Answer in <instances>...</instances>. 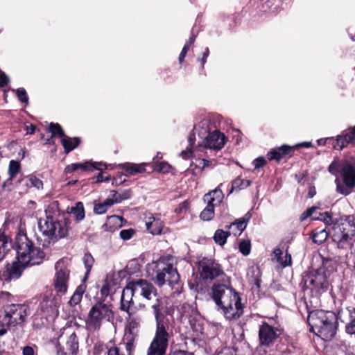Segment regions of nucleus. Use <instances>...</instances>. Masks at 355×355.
Here are the masks:
<instances>
[{
	"instance_id": "nucleus-1",
	"label": "nucleus",
	"mask_w": 355,
	"mask_h": 355,
	"mask_svg": "<svg viewBox=\"0 0 355 355\" xmlns=\"http://www.w3.org/2000/svg\"><path fill=\"white\" fill-rule=\"evenodd\" d=\"M135 294V298L142 297L150 302L156 321V331L147 352V355H164L168 347L169 334L164 320L163 312L166 309V300L158 295L157 289L146 279L129 282Z\"/></svg>"
},
{
	"instance_id": "nucleus-58",
	"label": "nucleus",
	"mask_w": 355,
	"mask_h": 355,
	"mask_svg": "<svg viewBox=\"0 0 355 355\" xmlns=\"http://www.w3.org/2000/svg\"><path fill=\"white\" fill-rule=\"evenodd\" d=\"M9 82L8 76L0 70V88L4 87Z\"/></svg>"
},
{
	"instance_id": "nucleus-18",
	"label": "nucleus",
	"mask_w": 355,
	"mask_h": 355,
	"mask_svg": "<svg viewBox=\"0 0 355 355\" xmlns=\"http://www.w3.org/2000/svg\"><path fill=\"white\" fill-rule=\"evenodd\" d=\"M84 265L85 268V276L83 279V284L77 287L73 295L71 297L69 304L71 306L77 305L83 297V295L85 291L86 285L85 284L89 275V252H85L83 257Z\"/></svg>"
},
{
	"instance_id": "nucleus-61",
	"label": "nucleus",
	"mask_w": 355,
	"mask_h": 355,
	"mask_svg": "<svg viewBox=\"0 0 355 355\" xmlns=\"http://www.w3.org/2000/svg\"><path fill=\"white\" fill-rule=\"evenodd\" d=\"M280 263L283 267H286L291 265V255L288 253H286L284 259H282L279 261Z\"/></svg>"
},
{
	"instance_id": "nucleus-43",
	"label": "nucleus",
	"mask_w": 355,
	"mask_h": 355,
	"mask_svg": "<svg viewBox=\"0 0 355 355\" xmlns=\"http://www.w3.org/2000/svg\"><path fill=\"white\" fill-rule=\"evenodd\" d=\"M247 225V222L244 218L239 219L238 221L235 223H231L230 225H227L226 227L232 228L236 227V232H234L235 235L237 234H241V233L245 229Z\"/></svg>"
},
{
	"instance_id": "nucleus-39",
	"label": "nucleus",
	"mask_w": 355,
	"mask_h": 355,
	"mask_svg": "<svg viewBox=\"0 0 355 355\" xmlns=\"http://www.w3.org/2000/svg\"><path fill=\"white\" fill-rule=\"evenodd\" d=\"M250 185V181L247 180L241 179L240 177H238L236 178L233 182L232 184V189L230 191V193L232 192L234 190H240L247 188Z\"/></svg>"
},
{
	"instance_id": "nucleus-59",
	"label": "nucleus",
	"mask_w": 355,
	"mask_h": 355,
	"mask_svg": "<svg viewBox=\"0 0 355 355\" xmlns=\"http://www.w3.org/2000/svg\"><path fill=\"white\" fill-rule=\"evenodd\" d=\"M266 163V161L264 157H259L255 159L253 162V164L254 166V169H258L261 167H263Z\"/></svg>"
},
{
	"instance_id": "nucleus-5",
	"label": "nucleus",
	"mask_w": 355,
	"mask_h": 355,
	"mask_svg": "<svg viewBox=\"0 0 355 355\" xmlns=\"http://www.w3.org/2000/svg\"><path fill=\"white\" fill-rule=\"evenodd\" d=\"M29 314L30 308L26 304L4 306L3 312L0 313V336L5 335L12 327L22 326Z\"/></svg>"
},
{
	"instance_id": "nucleus-13",
	"label": "nucleus",
	"mask_w": 355,
	"mask_h": 355,
	"mask_svg": "<svg viewBox=\"0 0 355 355\" xmlns=\"http://www.w3.org/2000/svg\"><path fill=\"white\" fill-rule=\"evenodd\" d=\"M26 268L21 260L18 259V254H17L15 259L12 263H7L0 270V281L9 283L12 280H17L21 277Z\"/></svg>"
},
{
	"instance_id": "nucleus-14",
	"label": "nucleus",
	"mask_w": 355,
	"mask_h": 355,
	"mask_svg": "<svg viewBox=\"0 0 355 355\" xmlns=\"http://www.w3.org/2000/svg\"><path fill=\"white\" fill-rule=\"evenodd\" d=\"M281 335V331L277 327H272L264 322L260 325L259 329V345L264 347H270Z\"/></svg>"
},
{
	"instance_id": "nucleus-34",
	"label": "nucleus",
	"mask_w": 355,
	"mask_h": 355,
	"mask_svg": "<svg viewBox=\"0 0 355 355\" xmlns=\"http://www.w3.org/2000/svg\"><path fill=\"white\" fill-rule=\"evenodd\" d=\"M230 232L218 229L215 232V234L214 235V242L216 244L223 246L226 243L227 239L230 236Z\"/></svg>"
},
{
	"instance_id": "nucleus-10",
	"label": "nucleus",
	"mask_w": 355,
	"mask_h": 355,
	"mask_svg": "<svg viewBox=\"0 0 355 355\" xmlns=\"http://www.w3.org/2000/svg\"><path fill=\"white\" fill-rule=\"evenodd\" d=\"M341 177L345 185L341 184L339 179L336 178V191L342 195L347 196L355 187V159H345L342 165Z\"/></svg>"
},
{
	"instance_id": "nucleus-11",
	"label": "nucleus",
	"mask_w": 355,
	"mask_h": 355,
	"mask_svg": "<svg viewBox=\"0 0 355 355\" xmlns=\"http://www.w3.org/2000/svg\"><path fill=\"white\" fill-rule=\"evenodd\" d=\"M304 287L315 295L326 291L329 283L323 268L309 271L303 278Z\"/></svg>"
},
{
	"instance_id": "nucleus-22",
	"label": "nucleus",
	"mask_w": 355,
	"mask_h": 355,
	"mask_svg": "<svg viewBox=\"0 0 355 355\" xmlns=\"http://www.w3.org/2000/svg\"><path fill=\"white\" fill-rule=\"evenodd\" d=\"M223 197L224 195L219 186L215 189L206 193L203 197V200L204 202L207 203V205H212L214 208L222 202Z\"/></svg>"
},
{
	"instance_id": "nucleus-30",
	"label": "nucleus",
	"mask_w": 355,
	"mask_h": 355,
	"mask_svg": "<svg viewBox=\"0 0 355 355\" xmlns=\"http://www.w3.org/2000/svg\"><path fill=\"white\" fill-rule=\"evenodd\" d=\"M208 119H204L193 127V131L196 132L198 137L202 138L206 137L210 130V124Z\"/></svg>"
},
{
	"instance_id": "nucleus-9",
	"label": "nucleus",
	"mask_w": 355,
	"mask_h": 355,
	"mask_svg": "<svg viewBox=\"0 0 355 355\" xmlns=\"http://www.w3.org/2000/svg\"><path fill=\"white\" fill-rule=\"evenodd\" d=\"M147 270L155 272V281L159 286H163L165 283L172 285L177 284L179 281V274L176 268L164 260L159 259L153 261L148 264Z\"/></svg>"
},
{
	"instance_id": "nucleus-7",
	"label": "nucleus",
	"mask_w": 355,
	"mask_h": 355,
	"mask_svg": "<svg viewBox=\"0 0 355 355\" xmlns=\"http://www.w3.org/2000/svg\"><path fill=\"white\" fill-rule=\"evenodd\" d=\"M333 230L334 241L340 248L352 245L355 237V217L349 215L340 218L339 223L334 224Z\"/></svg>"
},
{
	"instance_id": "nucleus-51",
	"label": "nucleus",
	"mask_w": 355,
	"mask_h": 355,
	"mask_svg": "<svg viewBox=\"0 0 355 355\" xmlns=\"http://www.w3.org/2000/svg\"><path fill=\"white\" fill-rule=\"evenodd\" d=\"M110 293V288L109 285L107 282L102 286L101 291H100V295L98 293L96 295V298L100 300V302L104 301V300L108 296Z\"/></svg>"
},
{
	"instance_id": "nucleus-3",
	"label": "nucleus",
	"mask_w": 355,
	"mask_h": 355,
	"mask_svg": "<svg viewBox=\"0 0 355 355\" xmlns=\"http://www.w3.org/2000/svg\"><path fill=\"white\" fill-rule=\"evenodd\" d=\"M337 315L333 311L316 310L308 316L310 331L324 340H331L336 334L338 328Z\"/></svg>"
},
{
	"instance_id": "nucleus-15",
	"label": "nucleus",
	"mask_w": 355,
	"mask_h": 355,
	"mask_svg": "<svg viewBox=\"0 0 355 355\" xmlns=\"http://www.w3.org/2000/svg\"><path fill=\"white\" fill-rule=\"evenodd\" d=\"M226 142V137L218 130L209 133L204 139L202 144H199L195 150H200L201 148H209L213 150H220Z\"/></svg>"
},
{
	"instance_id": "nucleus-64",
	"label": "nucleus",
	"mask_w": 355,
	"mask_h": 355,
	"mask_svg": "<svg viewBox=\"0 0 355 355\" xmlns=\"http://www.w3.org/2000/svg\"><path fill=\"white\" fill-rule=\"evenodd\" d=\"M172 355H193V354L184 350H176L172 353Z\"/></svg>"
},
{
	"instance_id": "nucleus-28",
	"label": "nucleus",
	"mask_w": 355,
	"mask_h": 355,
	"mask_svg": "<svg viewBox=\"0 0 355 355\" xmlns=\"http://www.w3.org/2000/svg\"><path fill=\"white\" fill-rule=\"evenodd\" d=\"M67 213L70 216L73 217L77 222L82 220L85 216L83 202H78L74 206L68 207Z\"/></svg>"
},
{
	"instance_id": "nucleus-48",
	"label": "nucleus",
	"mask_w": 355,
	"mask_h": 355,
	"mask_svg": "<svg viewBox=\"0 0 355 355\" xmlns=\"http://www.w3.org/2000/svg\"><path fill=\"white\" fill-rule=\"evenodd\" d=\"M18 100L26 105L28 104V96L26 89L24 87H19L17 89L16 92Z\"/></svg>"
},
{
	"instance_id": "nucleus-41",
	"label": "nucleus",
	"mask_w": 355,
	"mask_h": 355,
	"mask_svg": "<svg viewBox=\"0 0 355 355\" xmlns=\"http://www.w3.org/2000/svg\"><path fill=\"white\" fill-rule=\"evenodd\" d=\"M28 182L26 183V187H35L37 189H41L43 188V182L42 181L33 175H31L27 177Z\"/></svg>"
},
{
	"instance_id": "nucleus-20",
	"label": "nucleus",
	"mask_w": 355,
	"mask_h": 355,
	"mask_svg": "<svg viewBox=\"0 0 355 355\" xmlns=\"http://www.w3.org/2000/svg\"><path fill=\"white\" fill-rule=\"evenodd\" d=\"M348 144H355V125L345 130L337 137L334 148L341 150Z\"/></svg>"
},
{
	"instance_id": "nucleus-24",
	"label": "nucleus",
	"mask_w": 355,
	"mask_h": 355,
	"mask_svg": "<svg viewBox=\"0 0 355 355\" xmlns=\"http://www.w3.org/2000/svg\"><path fill=\"white\" fill-rule=\"evenodd\" d=\"M139 332V331H138L132 330L127 327L125 329L123 343L125 349L129 352V354H130L135 348V343L138 338Z\"/></svg>"
},
{
	"instance_id": "nucleus-37",
	"label": "nucleus",
	"mask_w": 355,
	"mask_h": 355,
	"mask_svg": "<svg viewBox=\"0 0 355 355\" xmlns=\"http://www.w3.org/2000/svg\"><path fill=\"white\" fill-rule=\"evenodd\" d=\"M123 169L131 175L143 173L146 171L145 166L144 164H128L124 166Z\"/></svg>"
},
{
	"instance_id": "nucleus-62",
	"label": "nucleus",
	"mask_w": 355,
	"mask_h": 355,
	"mask_svg": "<svg viewBox=\"0 0 355 355\" xmlns=\"http://www.w3.org/2000/svg\"><path fill=\"white\" fill-rule=\"evenodd\" d=\"M189 48H188V45H184L180 55H179V61L182 63L188 52Z\"/></svg>"
},
{
	"instance_id": "nucleus-17",
	"label": "nucleus",
	"mask_w": 355,
	"mask_h": 355,
	"mask_svg": "<svg viewBox=\"0 0 355 355\" xmlns=\"http://www.w3.org/2000/svg\"><path fill=\"white\" fill-rule=\"evenodd\" d=\"M62 339V336H60L55 345L57 355H76L78 351V340L76 334L74 332L71 334L65 342V345L61 344Z\"/></svg>"
},
{
	"instance_id": "nucleus-47",
	"label": "nucleus",
	"mask_w": 355,
	"mask_h": 355,
	"mask_svg": "<svg viewBox=\"0 0 355 355\" xmlns=\"http://www.w3.org/2000/svg\"><path fill=\"white\" fill-rule=\"evenodd\" d=\"M141 326V319L138 317H132L130 318L128 321V324L126 325L127 328L131 329L132 330H136L139 331Z\"/></svg>"
},
{
	"instance_id": "nucleus-21",
	"label": "nucleus",
	"mask_w": 355,
	"mask_h": 355,
	"mask_svg": "<svg viewBox=\"0 0 355 355\" xmlns=\"http://www.w3.org/2000/svg\"><path fill=\"white\" fill-rule=\"evenodd\" d=\"M133 297H135V294L130 283H128L121 293L120 309L128 312L134 304Z\"/></svg>"
},
{
	"instance_id": "nucleus-45",
	"label": "nucleus",
	"mask_w": 355,
	"mask_h": 355,
	"mask_svg": "<svg viewBox=\"0 0 355 355\" xmlns=\"http://www.w3.org/2000/svg\"><path fill=\"white\" fill-rule=\"evenodd\" d=\"M343 162H340L338 159H335L331 162V164L328 167V171L330 173L334 175L337 176L338 173L342 171V165Z\"/></svg>"
},
{
	"instance_id": "nucleus-55",
	"label": "nucleus",
	"mask_w": 355,
	"mask_h": 355,
	"mask_svg": "<svg viewBox=\"0 0 355 355\" xmlns=\"http://www.w3.org/2000/svg\"><path fill=\"white\" fill-rule=\"evenodd\" d=\"M135 234V231L133 229H127V230H122L120 233V237L124 240L127 241L130 239L133 235Z\"/></svg>"
},
{
	"instance_id": "nucleus-44",
	"label": "nucleus",
	"mask_w": 355,
	"mask_h": 355,
	"mask_svg": "<svg viewBox=\"0 0 355 355\" xmlns=\"http://www.w3.org/2000/svg\"><path fill=\"white\" fill-rule=\"evenodd\" d=\"M198 162L199 164L195 166L194 168L189 170V171H191L193 175H197L198 173H201L205 168L208 167L211 164L210 161L205 159H199Z\"/></svg>"
},
{
	"instance_id": "nucleus-35",
	"label": "nucleus",
	"mask_w": 355,
	"mask_h": 355,
	"mask_svg": "<svg viewBox=\"0 0 355 355\" xmlns=\"http://www.w3.org/2000/svg\"><path fill=\"white\" fill-rule=\"evenodd\" d=\"M328 238V233L325 230H315L311 236L313 243L317 244L322 243Z\"/></svg>"
},
{
	"instance_id": "nucleus-60",
	"label": "nucleus",
	"mask_w": 355,
	"mask_h": 355,
	"mask_svg": "<svg viewBox=\"0 0 355 355\" xmlns=\"http://www.w3.org/2000/svg\"><path fill=\"white\" fill-rule=\"evenodd\" d=\"M107 355H125L123 350L119 347H112L107 351Z\"/></svg>"
},
{
	"instance_id": "nucleus-49",
	"label": "nucleus",
	"mask_w": 355,
	"mask_h": 355,
	"mask_svg": "<svg viewBox=\"0 0 355 355\" xmlns=\"http://www.w3.org/2000/svg\"><path fill=\"white\" fill-rule=\"evenodd\" d=\"M171 166L165 162H159L155 163L154 166V170L162 172V173H168L170 171Z\"/></svg>"
},
{
	"instance_id": "nucleus-4",
	"label": "nucleus",
	"mask_w": 355,
	"mask_h": 355,
	"mask_svg": "<svg viewBox=\"0 0 355 355\" xmlns=\"http://www.w3.org/2000/svg\"><path fill=\"white\" fill-rule=\"evenodd\" d=\"M17 254L26 267L41 264L45 253L40 247H35L26 234L19 233L15 241Z\"/></svg>"
},
{
	"instance_id": "nucleus-54",
	"label": "nucleus",
	"mask_w": 355,
	"mask_h": 355,
	"mask_svg": "<svg viewBox=\"0 0 355 355\" xmlns=\"http://www.w3.org/2000/svg\"><path fill=\"white\" fill-rule=\"evenodd\" d=\"M7 245V237L4 234H0V261L5 257V248Z\"/></svg>"
},
{
	"instance_id": "nucleus-27",
	"label": "nucleus",
	"mask_w": 355,
	"mask_h": 355,
	"mask_svg": "<svg viewBox=\"0 0 355 355\" xmlns=\"http://www.w3.org/2000/svg\"><path fill=\"white\" fill-rule=\"evenodd\" d=\"M60 142L64 148V153L67 155L80 145L81 139L78 137H70L67 135L60 140Z\"/></svg>"
},
{
	"instance_id": "nucleus-29",
	"label": "nucleus",
	"mask_w": 355,
	"mask_h": 355,
	"mask_svg": "<svg viewBox=\"0 0 355 355\" xmlns=\"http://www.w3.org/2000/svg\"><path fill=\"white\" fill-rule=\"evenodd\" d=\"M232 288L224 284H214L211 288V296L216 304L223 298L226 294V291H231Z\"/></svg>"
},
{
	"instance_id": "nucleus-50",
	"label": "nucleus",
	"mask_w": 355,
	"mask_h": 355,
	"mask_svg": "<svg viewBox=\"0 0 355 355\" xmlns=\"http://www.w3.org/2000/svg\"><path fill=\"white\" fill-rule=\"evenodd\" d=\"M250 242L249 241L243 240L239 243V250L245 256H247L250 252Z\"/></svg>"
},
{
	"instance_id": "nucleus-19",
	"label": "nucleus",
	"mask_w": 355,
	"mask_h": 355,
	"mask_svg": "<svg viewBox=\"0 0 355 355\" xmlns=\"http://www.w3.org/2000/svg\"><path fill=\"white\" fill-rule=\"evenodd\" d=\"M338 318L345 323V331L348 334L355 335V308L346 309L338 313Z\"/></svg>"
},
{
	"instance_id": "nucleus-2",
	"label": "nucleus",
	"mask_w": 355,
	"mask_h": 355,
	"mask_svg": "<svg viewBox=\"0 0 355 355\" xmlns=\"http://www.w3.org/2000/svg\"><path fill=\"white\" fill-rule=\"evenodd\" d=\"M55 268L56 272L53 285L55 293L52 291L45 292L42 295V301L36 311L38 316L45 318L47 321L53 320L58 316V308L61 304L62 295L67 291L69 270L64 266V260L58 261L55 263Z\"/></svg>"
},
{
	"instance_id": "nucleus-53",
	"label": "nucleus",
	"mask_w": 355,
	"mask_h": 355,
	"mask_svg": "<svg viewBox=\"0 0 355 355\" xmlns=\"http://www.w3.org/2000/svg\"><path fill=\"white\" fill-rule=\"evenodd\" d=\"M107 351L103 344H96L94 347L93 355H107Z\"/></svg>"
},
{
	"instance_id": "nucleus-6",
	"label": "nucleus",
	"mask_w": 355,
	"mask_h": 355,
	"mask_svg": "<svg viewBox=\"0 0 355 355\" xmlns=\"http://www.w3.org/2000/svg\"><path fill=\"white\" fill-rule=\"evenodd\" d=\"M38 228L49 243H55L67 236L69 221L64 218V222H60L52 216H46L45 219L38 220Z\"/></svg>"
},
{
	"instance_id": "nucleus-16",
	"label": "nucleus",
	"mask_w": 355,
	"mask_h": 355,
	"mask_svg": "<svg viewBox=\"0 0 355 355\" xmlns=\"http://www.w3.org/2000/svg\"><path fill=\"white\" fill-rule=\"evenodd\" d=\"M200 277L203 279L213 280L223 278L225 274L220 265L211 260H203L201 263Z\"/></svg>"
},
{
	"instance_id": "nucleus-63",
	"label": "nucleus",
	"mask_w": 355,
	"mask_h": 355,
	"mask_svg": "<svg viewBox=\"0 0 355 355\" xmlns=\"http://www.w3.org/2000/svg\"><path fill=\"white\" fill-rule=\"evenodd\" d=\"M23 355H34L35 352L32 347L31 346H25L23 348Z\"/></svg>"
},
{
	"instance_id": "nucleus-26",
	"label": "nucleus",
	"mask_w": 355,
	"mask_h": 355,
	"mask_svg": "<svg viewBox=\"0 0 355 355\" xmlns=\"http://www.w3.org/2000/svg\"><path fill=\"white\" fill-rule=\"evenodd\" d=\"M294 147L287 145H283L281 147L272 149L268 153L267 156L270 160H276L279 162L284 156L289 155Z\"/></svg>"
},
{
	"instance_id": "nucleus-23",
	"label": "nucleus",
	"mask_w": 355,
	"mask_h": 355,
	"mask_svg": "<svg viewBox=\"0 0 355 355\" xmlns=\"http://www.w3.org/2000/svg\"><path fill=\"white\" fill-rule=\"evenodd\" d=\"M103 168H106V165L103 164L102 162H90V173H93L95 170H98V172L96 175H94L91 178L93 180V182L98 183L102 182L109 181L111 178L110 175L104 176L102 172Z\"/></svg>"
},
{
	"instance_id": "nucleus-25",
	"label": "nucleus",
	"mask_w": 355,
	"mask_h": 355,
	"mask_svg": "<svg viewBox=\"0 0 355 355\" xmlns=\"http://www.w3.org/2000/svg\"><path fill=\"white\" fill-rule=\"evenodd\" d=\"M146 226L150 234L157 235L161 234L164 225L159 218L150 215L146 218Z\"/></svg>"
},
{
	"instance_id": "nucleus-38",
	"label": "nucleus",
	"mask_w": 355,
	"mask_h": 355,
	"mask_svg": "<svg viewBox=\"0 0 355 355\" xmlns=\"http://www.w3.org/2000/svg\"><path fill=\"white\" fill-rule=\"evenodd\" d=\"M311 219L313 220H321L326 225H334V224L332 216L328 211H325V212H323V213H320L318 214V216H312Z\"/></svg>"
},
{
	"instance_id": "nucleus-32",
	"label": "nucleus",
	"mask_w": 355,
	"mask_h": 355,
	"mask_svg": "<svg viewBox=\"0 0 355 355\" xmlns=\"http://www.w3.org/2000/svg\"><path fill=\"white\" fill-rule=\"evenodd\" d=\"M49 131L51 133L53 137H57L61 139L67 136L62 126L58 123H50L49 125Z\"/></svg>"
},
{
	"instance_id": "nucleus-36",
	"label": "nucleus",
	"mask_w": 355,
	"mask_h": 355,
	"mask_svg": "<svg viewBox=\"0 0 355 355\" xmlns=\"http://www.w3.org/2000/svg\"><path fill=\"white\" fill-rule=\"evenodd\" d=\"M114 205L112 199H106L103 202L94 205V211L96 214H103L106 212L107 209Z\"/></svg>"
},
{
	"instance_id": "nucleus-8",
	"label": "nucleus",
	"mask_w": 355,
	"mask_h": 355,
	"mask_svg": "<svg viewBox=\"0 0 355 355\" xmlns=\"http://www.w3.org/2000/svg\"><path fill=\"white\" fill-rule=\"evenodd\" d=\"M225 318L227 320H236L243 313V306L241 302V298L234 290L226 291V294L220 301L216 304Z\"/></svg>"
},
{
	"instance_id": "nucleus-56",
	"label": "nucleus",
	"mask_w": 355,
	"mask_h": 355,
	"mask_svg": "<svg viewBox=\"0 0 355 355\" xmlns=\"http://www.w3.org/2000/svg\"><path fill=\"white\" fill-rule=\"evenodd\" d=\"M122 218L118 216H111L107 219V225H110L111 224L116 225L118 227L121 226Z\"/></svg>"
},
{
	"instance_id": "nucleus-42",
	"label": "nucleus",
	"mask_w": 355,
	"mask_h": 355,
	"mask_svg": "<svg viewBox=\"0 0 355 355\" xmlns=\"http://www.w3.org/2000/svg\"><path fill=\"white\" fill-rule=\"evenodd\" d=\"M214 216V208L212 205H207L200 213V217L205 221L210 220Z\"/></svg>"
},
{
	"instance_id": "nucleus-12",
	"label": "nucleus",
	"mask_w": 355,
	"mask_h": 355,
	"mask_svg": "<svg viewBox=\"0 0 355 355\" xmlns=\"http://www.w3.org/2000/svg\"><path fill=\"white\" fill-rule=\"evenodd\" d=\"M112 311L103 302H97L90 309V331L100 329L102 324L112 317Z\"/></svg>"
},
{
	"instance_id": "nucleus-31",
	"label": "nucleus",
	"mask_w": 355,
	"mask_h": 355,
	"mask_svg": "<svg viewBox=\"0 0 355 355\" xmlns=\"http://www.w3.org/2000/svg\"><path fill=\"white\" fill-rule=\"evenodd\" d=\"M80 171H89V162H85L84 163H73L67 165L64 168V173H71L72 172Z\"/></svg>"
},
{
	"instance_id": "nucleus-52",
	"label": "nucleus",
	"mask_w": 355,
	"mask_h": 355,
	"mask_svg": "<svg viewBox=\"0 0 355 355\" xmlns=\"http://www.w3.org/2000/svg\"><path fill=\"white\" fill-rule=\"evenodd\" d=\"M318 209V207L313 206L309 209H307L306 211H304L300 216V221H304L306 219H307L309 217L313 216V214L315 213V211Z\"/></svg>"
},
{
	"instance_id": "nucleus-46",
	"label": "nucleus",
	"mask_w": 355,
	"mask_h": 355,
	"mask_svg": "<svg viewBox=\"0 0 355 355\" xmlns=\"http://www.w3.org/2000/svg\"><path fill=\"white\" fill-rule=\"evenodd\" d=\"M250 274H252V282L255 285H257L258 287H259L261 279H260L259 268L257 267H252L249 270V271L248 272V275L250 276Z\"/></svg>"
},
{
	"instance_id": "nucleus-40",
	"label": "nucleus",
	"mask_w": 355,
	"mask_h": 355,
	"mask_svg": "<svg viewBox=\"0 0 355 355\" xmlns=\"http://www.w3.org/2000/svg\"><path fill=\"white\" fill-rule=\"evenodd\" d=\"M21 169V164L19 162L16 160H11L9 162L8 166V174L10 180L14 179L16 175L19 172Z\"/></svg>"
},
{
	"instance_id": "nucleus-33",
	"label": "nucleus",
	"mask_w": 355,
	"mask_h": 355,
	"mask_svg": "<svg viewBox=\"0 0 355 355\" xmlns=\"http://www.w3.org/2000/svg\"><path fill=\"white\" fill-rule=\"evenodd\" d=\"M112 200L114 203H120L123 200L130 199L131 198V191L130 190H124L121 191V193H118L117 191L113 190L111 191Z\"/></svg>"
},
{
	"instance_id": "nucleus-57",
	"label": "nucleus",
	"mask_w": 355,
	"mask_h": 355,
	"mask_svg": "<svg viewBox=\"0 0 355 355\" xmlns=\"http://www.w3.org/2000/svg\"><path fill=\"white\" fill-rule=\"evenodd\" d=\"M193 147L188 146L184 150H182L180 155L182 157L183 159H187L192 157L193 155Z\"/></svg>"
}]
</instances>
